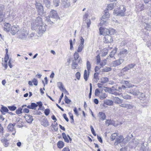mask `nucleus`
<instances>
[{
  "instance_id": "f257e3e1",
  "label": "nucleus",
  "mask_w": 151,
  "mask_h": 151,
  "mask_svg": "<svg viewBox=\"0 0 151 151\" xmlns=\"http://www.w3.org/2000/svg\"><path fill=\"white\" fill-rule=\"evenodd\" d=\"M109 16L110 14L108 12V9H106L104 11V15L101 18V21L99 24L101 26L103 25H107L108 23L107 20L109 17Z\"/></svg>"
},
{
  "instance_id": "f03ea898",
  "label": "nucleus",
  "mask_w": 151,
  "mask_h": 151,
  "mask_svg": "<svg viewBox=\"0 0 151 151\" xmlns=\"http://www.w3.org/2000/svg\"><path fill=\"white\" fill-rule=\"evenodd\" d=\"M43 24L44 23L42 22V18L38 17L36 19L35 22L32 24V29L33 30H36L37 27Z\"/></svg>"
},
{
  "instance_id": "7ed1b4c3",
  "label": "nucleus",
  "mask_w": 151,
  "mask_h": 151,
  "mask_svg": "<svg viewBox=\"0 0 151 151\" xmlns=\"http://www.w3.org/2000/svg\"><path fill=\"white\" fill-rule=\"evenodd\" d=\"M28 31L25 29L20 30L18 32V37L22 40H25L28 35Z\"/></svg>"
},
{
  "instance_id": "20e7f679",
  "label": "nucleus",
  "mask_w": 151,
  "mask_h": 151,
  "mask_svg": "<svg viewBox=\"0 0 151 151\" xmlns=\"http://www.w3.org/2000/svg\"><path fill=\"white\" fill-rule=\"evenodd\" d=\"M47 25L45 23L37 27V29L38 34L40 35H42L46 30V27Z\"/></svg>"
},
{
  "instance_id": "39448f33",
  "label": "nucleus",
  "mask_w": 151,
  "mask_h": 151,
  "mask_svg": "<svg viewBox=\"0 0 151 151\" xmlns=\"http://www.w3.org/2000/svg\"><path fill=\"white\" fill-rule=\"evenodd\" d=\"M123 7V10H121L120 11H118L117 10H116L115 9L114 10V12H113L114 14L116 15H119L121 16H124L125 15V8Z\"/></svg>"
},
{
  "instance_id": "423d86ee",
  "label": "nucleus",
  "mask_w": 151,
  "mask_h": 151,
  "mask_svg": "<svg viewBox=\"0 0 151 151\" xmlns=\"http://www.w3.org/2000/svg\"><path fill=\"white\" fill-rule=\"evenodd\" d=\"M99 32L101 35H103L105 36L109 35V29L106 28H103L102 27H100Z\"/></svg>"
},
{
  "instance_id": "0eeeda50",
  "label": "nucleus",
  "mask_w": 151,
  "mask_h": 151,
  "mask_svg": "<svg viewBox=\"0 0 151 151\" xmlns=\"http://www.w3.org/2000/svg\"><path fill=\"white\" fill-rule=\"evenodd\" d=\"M136 65L134 63H131L126 66L123 68L121 70V73H124V72L128 71L131 68H134Z\"/></svg>"
},
{
  "instance_id": "6e6552de",
  "label": "nucleus",
  "mask_w": 151,
  "mask_h": 151,
  "mask_svg": "<svg viewBox=\"0 0 151 151\" xmlns=\"http://www.w3.org/2000/svg\"><path fill=\"white\" fill-rule=\"evenodd\" d=\"M124 61L123 59H119L113 61L111 63V65L112 66L116 67L121 65Z\"/></svg>"
},
{
  "instance_id": "1a4fd4ad",
  "label": "nucleus",
  "mask_w": 151,
  "mask_h": 151,
  "mask_svg": "<svg viewBox=\"0 0 151 151\" xmlns=\"http://www.w3.org/2000/svg\"><path fill=\"white\" fill-rule=\"evenodd\" d=\"M147 146L146 143L145 144V143L144 142L142 143L140 145L138 146L137 149L139 151H146L147 150Z\"/></svg>"
},
{
  "instance_id": "9d476101",
  "label": "nucleus",
  "mask_w": 151,
  "mask_h": 151,
  "mask_svg": "<svg viewBox=\"0 0 151 151\" xmlns=\"http://www.w3.org/2000/svg\"><path fill=\"white\" fill-rule=\"evenodd\" d=\"M11 33L13 35H15L17 32L19 31L18 26L17 25H14L11 28Z\"/></svg>"
},
{
  "instance_id": "9b49d317",
  "label": "nucleus",
  "mask_w": 151,
  "mask_h": 151,
  "mask_svg": "<svg viewBox=\"0 0 151 151\" xmlns=\"http://www.w3.org/2000/svg\"><path fill=\"white\" fill-rule=\"evenodd\" d=\"M129 93L135 96H137L140 95V92L138 89L136 88L130 90Z\"/></svg>"
},
{
  "instance_id": "f8f14e48",
  "label": "nucleus",
  "mask_w": 151,
  "mask_h": 151,
  "mask_svg": "<svg viewBox=\"0 0 151 151\" xmlns=\"http://www.w3.org/2000/svg\"><path fill=\"white\" fill-rule=\"evenodd\" d=\"M24 117L26 122L29 123H31L33 120L32 116L30 115L26 114Z\"/></svg>"
},
{
  "instance_id": "ddd939ff",
  "label": "nucleus",
  "mask_w": 151,
  "mask_h": 151,
  "mask_svg": "<svg viewBox=\"0 0 151 151\" xmlns=\"http://www.w3.org/2000/svg\"><path fill=\"white\" fill-rule=\"evenodd\" d=\"M36 9H37L39 13H42L43 11V7L40 3H36L35 4Z\"/></svg>"
},
{
  "instance_id": "4468645a",
  "label": "nucleus",
  "mask_w": 151,
  "mask_h": 151,
  "mask_svg": "<svg viewBox=\"0 0 151 151\" xmlns=\"http://www.w3.org/2000/svg\"><path fill=\"white\" fill-rule=\"evenodd\" d=\"M50 17L55 19H57L58 17L56 11L53 10H51L50 11Z\"/></svg>"
},
{
  "instance_id": "2eb2a0df",
  "label": "nucleus",
  "mask_w": 151,
  "mask_h": 151,
  "mask_svg": "<svg viewBox=\"0 0 151 151\" xmlns=\"http://www.w3.org/2000/svg\"><path fill=\"white\" fill-rule=\"evenodd\" d=\"M149 19L148 17L146 16H143L140 17L139 19V21L142 23V24L147 23Z\"/></svg>"
},
{
  "instance_id": "dca6fc26",
  "label": "nucleus",
  "mask_w": 151,
  "mask_h": 151,
  "mask_svg": "<svg viewBox=\"0 0 151 151\" xmlns=\"http://www.w3.org/2000/svg\"><path fill=\"white\" fill-rule=\"evenodd\" d=\"M16 124L15 123L13 124L11 123H9L7 127V128L9 131L12 132L14 130H15V129L14 128V127L16 125Z\"/></svg>"
},
{
  "instance_id": "f3484780",
  "label": "nucleus",
  "mask_w": 151,
  "mask_h": 151,
  "mask_svg": "<svg viewBox=\"0 0 151 151\" xmlns=\"http://www.w3.org/2000/svg\"><path fill=\"white\" fill-rule=\"evenodd\" d=\"M124 139L123 136H121L117 137L116 140L115 144L117 145L118 144L124 142Z\"/></svg>"
},
{
  "instance_id": "a211bd4d",
  "label": "nucleus",
  "mask_w": 151,
  "mask_h": 151,
  "mask_svg": "<svg viewBox=\"0 0 151 151\" xmlns=\"http://www.w3.org/2000/svg\"><path fill=\"white\" fill-rule=\"evenodd\" d=\"M41 124L45 127H47L49 125L47 119L45 118L43 119L41 121Z\"/></svg>"
},
{
  "instance_id": "6ab92c4d",
  "label": "nucleus",
  "mask_w": 151,
  "mask_h": 151,
  "mask_svg": "<svg viewBox=\"0 0 151 151\" xmlns=\"http://www.w3.org/2000/svg\"><path fill=\"white\" fill-rule=\"evenodd\" d=\"M105 42L106 43H111L113 41V39L111 36L108 35L104 37Z\"/></svg>"
},
{
  "instance_id": "aec40b11",
  "label": "nucleus",
  "mask_w": 151,
  "mask_h": 151,
  "mask_svg": "<svg viewBox=\"0 0 151 151\" xmlns=\"http://www.w3.org/2000/svg\"><path fill=\"white\" fill-rule=\"evenodd\" d=\"M128 52L127 50L125 49H122L119 53V54L122 57H124L128 53Z\"/></svg>"
},
{
  "instance_id": "412c9836",
  "label": "nucleus",
  "mask_w": 151,
  "mask_h": 151,
  "mask_svg": "<svg viewBox=\"0 0 151 151\" xmlns=\"http://www.w3.org/2000/svg\"><path fill=\"white\" fill-rule=\"evenodd\" d=\"M115 103L117 104H121L122 103V100L118 97H115L113 99Z\"/></svg>"
},
{
  "instance_id": "4be33fe9",
  "label": "nucleus",
  "mask_w": 151,
  "mask_h": 151,
  "mask_svg": "<svg viewBox=\"0 0 151 151\" xmlns=\"http://www.w3.org/2000/svg\"><path fill=\"white\" fill-rule=\"evenodd\" d=\"M99 116L100 118L102 120L105 119L106 118V116L104 113L102 112H100L99 113Z\"/></svg>"
},
{
  "instance_id": "5701e85b",
  "label": "nucleus",
  "mask_w": 151,
  "mask_h": 151,
  "mask_svg": "<svg viewBox=\"0 0 151 151\" xmlns=\"http://www.w3.org/2000/svg\"><path fill=\"white\" fill-rule=\"evenodd\" d=\"M58 86L61 91H66V90L63 87V83L61 82L58 83Z\"/></svg>"
},
{
  "instance_id": "b1692460",
  "label": "nucleus",
  "mask_w": 151,
  "mask_h": 151,
  "mask_svg": "<svg viewBox=\"0 0 151 151\" xmlns=\"http://www.w3.org/2000/svg\"><path fill=\"white\" fill-rule=\"evenodd\" d=\"M104 104L109 106L112 105L113 104V102L111 100H106L104 101Z\"/></svg>"
},
{
  "instance_id": "393cba45",
  "label": "nucleus",
  "mask_w": 151,
  "mask_h": 151,
  "mask_svg": "<svg viewBox=\"0 0 151 151\" xmlns=\"http://www.w3.org/2000/svg\"><path fill=\"white\" fill-rule=\"evenodd\" d=\"M116 4H117V3H111L109 4L107 6V9H109L110 10H112L114 7H115Z\"/></svg>"
},
{
  "instance_id": "a878e982",
  "label": "nucleus",
  "mask_w": 151,
  "mask_h": 151,
  "mask_svg": "<svg viewBox=\"0 0 151 151\" xmlns=\"http://www.w3.org/2000/svg\"><path fill=\"white\" fill-rule=\"evenodd\" d=\"M10 26L11 25L9 23H6L5 24L4 30L7 32L10 31L11 30V28L10 27Z\"/></svg>"
},
{
  "instance_id": "bb28decb",
  "label": "nucleus",
  "mask_w": 151,
  "mask_h": 151,
  "mask_svg": "<svg viewBox=\"0 0 151 151\" xmlns=\"http://www.w3.org/2000/svg\"><path fill=\"white\" fill-rule=\"evenodd\" d=\"M144 29L147 30H150L151 29V26L150 24L147 23L143 24Z\"/></svg>"
},
{
  "instance_id": "cd10ccee",
  "label": "nucleus",
  "mask_w": 151,
  "mask_h": 151,
  "mask_svg": "<svg viewBox=\"0 0 151 151\" xmlns=\"http://www.w3.org/2000/svg\"><path fill=\"white\" fill-rule=\"evenodd\" d=\"M112 88H114L115 90L116 91L117 90L116 88H115V86H113L112 87ZM109 93L112 94H114L116 96L119 95V93L114 91V89H112L111 91V92H110Z\"/></svg>"
},
{
  "instance_id": "c85d7f7f",
  "label": "nucleus",
  "mask_w": 151,
  "mask_h": 151,
  "mask_svg": "<svg viewBox=\"0 0 151 151\" xmlns=\"http://www.w3.org/2000/svg\"><path fill=\"white\" fill-rule=\"evenodd\" d=\"M89 71L88 72V73H87V71L86 70H85L84 73L83 77L84 78L85 80L86 81L88 80V78L89 76Z\"/></svg>"
},
{
  "instance_id": "c756f323",
  "label": "nucleus",
  "mask_w": 151,
  "mask_h": 151,
  "mask_svg": "<svg viewBox=\"0 0 151 151\" xmlns=\"http://www.w3.org/2000/svg\"><path fill=\"white\" fill-rule=\"evenodd\" d=\"M107 95L105 93H103L102 92L99 95V97L101 100H103L105 99L107 97Z\"/></svg>"
},
{
  "instance_id": "7c9ffc66",
  "label": "nucleus",
  "mask_w": 151,
  "mask_h": 151,
  "mask_svg": "<svg viewBox=\"0 0 151 151\" xmlns=\"http://www.w3.org/2000/svg\"><path fill=\"white\" fill-rule=\"evenodd\" d=\"M122 96L124 99H131L132 98L131 96L126 93H124L123 94Z\"/></svg>"
},
{
  "instance_id": "2f4dec72",
  "label": "nucleus",
  "mask_w": 151,
  "mask_h": 151,
  "mask_svg": "<svg viewBox=\"0 0 151 151\" xmlns=\"http://www.w3.org/2000/svg\"><path fill=\"white\" fill-rule=\"evenodd\" d=\"M102 91H103L101 90L100 89L97 88L95 90V95L96 96L99 97V95L102 93Z\"/></svg>"
},
{
  "instance_id": "473e14b6",
  "label": "nucleus",
  "mask_w": 151,
  "mask_h": 151,
  "mask_svg": "<svg viewBox=\"0 0 151 151\" xmlns=\"http://www.w3.org/2000/svg\"><path fill=\"white\" fill-rule=\"evenodd\" d=\"M1 141L2 142L4 145V146L5 147H7L8 145V143L7 140L5 138H3L2 139Z\"/></svg>"
},
{
  "instance_id": "72a5a7b5",
  "label": "nucleus",
  "mask_w": 151,
  "mask_h": 151,
  "mask_svg": "<svg viewBox=\"0 0 151 151\" xmlns=\"http://www.w3.org/2000/svg\"><path fill=\"white\" fill-rule=\"evenodd\" d=\"M43 2L45 5L48 8L50 7V0H43Z\"/></svg>"
},
{
  "instance_id": "f704fd0d",
  "label": "nucleus",
  "mask_w": 151,
  "mask_h": 151,
  "mask_svg": "<svg viewBox=\"0 0 151 151\" xmlns=\"http://www.w3.org/2000/svg\"><path fill=\"white\" fill-rule=\"evenodd\" d=\"M108 78L106 77H103L101 79V83H104L108 82Z\"/></svg>"
},
{
  "instance_id": "c9c22d12",
  "label": "nucleus",
  "mask_w": 151,
  "mask_h": 151,
  "mask_svg": "<svg viewBox=\"0 0 151 151\" xmlns=\"http://www.w3.org/2000/svg\"><path fill=\"white\" fill-rule=\"evenodd\" d=\"M117 50V48H115L109 54V56L110 57L112 58L114 57V54L116 53Z\"/></svg>"
},
{
  "instance_id": "e433bc0d",
  "label": "nucleus",
  "mask_w": 151,
  "mask_h": 151,
  "mask_svg": "<svg viewBox=\"0 0 151 151\" xmlns=\"http://www.w3.org/2000/svg\"><path fill=\"white\" fill-rule=\"evenodd\" d=\"M62 135L65 141L67 142H69V140L68 139V136L66 135L65 133H62Z\"/></svg>"
},
{
  "instance_id": "4c0bfd02",
  "label": "nucleus",
  "mask_w": 151,
  "mask_h": 151,
  "mask_svg": "<svg viewBox=\"0 0 151 151\" xmlns=\"http://www.w3.org/2000/svg\"><path fill=\"white\" fill-rule=\"evenodd\" d=\"M139 142V140L137 139H133L131 143H133L132 145L137 146Z\"/></svg>"
},
{
  "instance_id": "58836bf2",
  "label": "nucleus",
  "mask_w": 151,
  "mask_h": 151,
  "mask_svg": "<svg viewBox=\"0 0 151 151\" xmlns=\"http://www.w3.org/2000/svg\"><path fill=\"white\" fill-rule=\"evenodd\" d=\"M57 145L58 148H62L64 146L63 142L62 141H59L58 142Z\"/></svg>"
},
{
  "instance_id": "ea45409f",
  "label": "nucleus",
  "mask_w": 151,
  "mask_h": 151,
  "mask_svg": "<svg viewBox=\"0 0 151 151\" xmlns=\"http://www.w3.org/2000/svg\"><path fill=\"white\" fill-rule=\"evenodd\" d=\"M91 67V65L88 61H87L86 62V68L88 72H89L90 70Z\"/></svg>"
},
{
  "instance_id": "a19ab883",
  "label": "nucleus",
  "mask_w": 151,
  "mask_h": 151,
  "mask_svg": "<svg viewBox=\"0 0 151 151\" xmlns=\"http://www.w3.org/2000/svg\"><path fill=\"white\" fill-rule=\"evenodd\" d=\"M22 108H19L17 109L16 111V113L17 114H22L23 112Z\"/></svg>"
},
{
  "instance_id": "79ce46f5",
  "label": "nucleus",
  "mask_w": 151,
  "mask_h": 151,
  "mask_svg": "<svg viewBox=\"0 0 151 151\" xmlns=\"http://www.w3.org/2000/svg\"><path fill=\"white\" fill-rule=\"evenodd\" d=\"M78 64L76 63V62L73 60L72 61V68L73 69H75L77 67Z\"/></svg>"
},
{
  "instance_id": "37998d69",
  "label": "nucleus",
  "mask_w": 151,
  "mask_h": 151,
  "mask_svg": "<svg viewBox=\"0 0 151 151\" xmlns=\"http://www.w3.org/2000/svg\"><path fill=\"white\" fill-rule=\"evenodd\" d=\"M0 110L4 112H8L9 111L8 109L6 107L2 106Z\"/></svg>"
},
{
  "instance_id": "c03bdc74",
  "label": "nucleus",
  "mask_w": 151,
  "mask_h": 151,
  "mask_svg": "<svg viewBox=\"0 0 151 151\" xmlns=\"http://www.w3.org/2000/svg\"><path fill=\"white\" fill-rule=\"evenodd\" d=\"M98 87L100 89V90L101 91H103V88L104 87L103 85V83H98L97 84Z\"/></svg>"
},
{
  "instance_id": "a18cd8bd",
  "label": "nucleus",
  "mask_w": 151,
  "mask_h": 151,
  "mask_svg": "<svg viewBox=\"0 0 151 151\" xmlns=\"http://www.w3.org/2000/svg\"><path fill=\"white\" fill-rule=\"evenodd\" d=\"M78 52H76L74 54V57L75 60H77L79 58V55Z\"/></svg>"
},
{
  "instance_id": "49530a36",
  "label": "nucleus",
  "mask_w": 151,
  "mask_h": 151,
  "mask_svg": "<svg viewBox=\"0 0 151 151\" xmlns=\"http://www.w3.org/2000/svg\"><path fill=\"white\" fill-rule=\"evenodd\" d=\"M85 22L86 23L87 28H89L91 24V22L89 19H87L85 21Z\"/></svg>"
},
{
  "instance_id": "de8ad7c7",
  "label": "nucleus",
  "mask_w": 151,
  "mask_h": 151,
  "mask_svg": "<svg viewBox=\"0 0 151 151\" xmlns=\"http://www.w3.org/2000/svg\"><path fill=\"white\" fill-rule=\"evenodd\" d=\"M54 5L55 6H58L60 4V0H53Z\"/></svg>"
},
{
  "instance_id": "09e8293b",
  "label": "nucleus",
  "mask_w": 151,
  "mask_h": 151,
  "mask_svg": "<svg viewBox=\"0 0 151 151\" xmlns=\"http://www.w3.org/2000/svg\"><path fill=\"white\" fill-rule=\"evenodd\" d=\"M65 103L67 104H70L71 102V100L69 99L68 97L66 95L65 96Z\"/></svg>"
},
{
  "instance_id": "8fccbe9b",
  "label": "nucleus",
  "mask_w": 151,
  "mask_h": 151,
  "mask_svg": "<svg viewBox=\"0 0 151 151\" xmlns=\"http://www.w3.org/2000/svg\"><path fill=\"white\" fill-rule=\"evenodd\" d=\"M109 34L113 35L115 32V30L114 29L112 28H109Z\"/></svg>"
},
{
  "instance_id": "3c124183",
  "label": "nucleus",
  "mask_w": 151,
  "mask_h": 151,
  "mask_svg": "<svg viewBox=\"0 0 151 151\" xmlns=\"http://www.w3.org/2000/svg\"><path fill=\"white\" fill-rule=\"evenodd\" d=\"M8 109L11 111H14L17 109V107L14 106H8Z\"/></svg>"
},
{
  "instance_id": "603ef678",
  "label": "nucleus",
  "mask_w": 151,
  "mask_h": 151,
  "mask_svg": "<svg viewBox=\"0 0 151 151\" xmlns=\"http://www.w3.org/2000/svg\"><path fill=\"white\" fill-rule=\"evenodd\" d=\"M83 47H84L83 46L79 45L78 47L77 52H81L82 51V50Z\"/></svg>"
},
{
  "instance_id": "864d4df0",
  "label": "nucleus",
  "mask_w": 151,
  "mask_h": 151,
  "mask_svg": "<svg viewBox=\"0 0 151 151\" xmlns=\"http://www.w3.org/2000/svg\"><path fill=\"white\" fill-rule=\"evenodd\" d=\"M104 90L105 92H108L109 93L111 91L112 88L104 86Z\"/></svg>"
},
{
  "instance_id": "5fc2aeb1",
  "label": "nucleus",
  "mask_w": 151,
  "mask_h": 151,
  "mask_svg": "<svg viewBox=\"0 0 151 151\" xmlns=\"http://www.w3.org/2000/svg\"><path fill=\"white\" fill-rule=\"evenodd\" d=\"M4 17V14L3 13H0V22L3 21Z\"/></svg>"
},
{
  "instance_id": "6e6d98bb",
  "label": "nucleus",
  "mask_w": 151,
  "mask_h": 151,
  "mask_svg": "<svg viewBox=\"0 0 151 151\" xmlns=\"http://www.w3.org/2000/svg\"><path fill=\"white\" fill-rule=\"evenodd\" d=\"M69 42L70 43V50H73L74 48L73 47V41L71 39H70Z\"/></svg>"
},
{
  "instance_id": "4d7b16f0",
  "label": "nucleus",
  "mask_w": 151,
  "mask_h": 151,
  "mask_svg": "<svg viewBox=\"0 0 151 151\" xmlns=\"http://www.w3.org/2000/svg\"><path fill=\"white\" fill-rule=\"evenodd\" d=\"M117 136V134L116 133H114L111 136V138L112 141L116 138V137Z\"/></svg>"
},
{
  "instance_id": "13d9d810",
  "label": "nucleus",
  "mask_w": 151,
  "mask_h": 151,
  "mask_svg": "<svg viewBox=\"0 0 151 151\" xmlns=\"http://www.w3.org/2000/svg\"><path fill=\"white\" fill-rule=\"evenodd\" d=\"M137 96L139 97V99L141 100L143 98L145 97V95L142 92H140V95Z\"/></svg>"
},
{
  "instance_id": "bf43d9fd",
  "label": "nucleus",
  "mask_w": 151,
  "mask_h": 151,
  "mask_svg": "<svg viewBox=\"0 0 151 151\" xmlns=\"http://www.w3.org/2000/svg\"><path fill=\"white\" fill-rule=\"evenodd\" d=\"M139 8V11H142L144 9V5L143 4H139L138 6Z\"/></svg>"
},
{
  "instance_id": "052dcab7",
  "label": "nucleus",
  "mask_w": 151,
  "mask_h": 151,
  "mask_svg": "<svg viewBox=\"0 0 151 151\" xmlns=\"http://www.w3.org/2000/svg\"><path fill=\"white\" fill-rule=\"evenodd\" d=\"M31 105L32 107L33 108H32V109L35 110L36 109V108L38 106V105L37 104L33 103L31 104Z\"/></svg>"
},
{
  "instance_id": "680f3d73",
  "label": "nucleus",
  "mask_w": 151,
  "mask_h": 151,
  "mask_svg": "<svg viewBox=\"0 0 151 151\" xmlns=\"http://www.w3.org/2000/svg\"><path fill=\"white\" fill-rule=\"evenodd\" d=\"M112 121H111V119L110 120H106V124H108V126H109L110 124H112Z\"/></svg>"
},
{
  "instance_id": "e2e57ef3",
  "label": "nucleus",
  "mask_w": 151,
  "mask_h": 151,
  "mask_svg": "<svg viewBox=\"0 0 151 151\" xmlns=\"http://www.w3.org/2000/svg\"><path fill=\"white\" fill-rule=\"evenodd\" d=\"M4 9V5L0 4V13H3V11Z\"/></svg>"
},
{
  "instance_id": "0e129e2a",
  "label": "nucleus",
  "mask_w": 151,
  "mask_h": 151,
  "mask_svg": "<svg viewBox=\"0 0 151 151\" xmlns=\"http://www.w3.org/2000/svg\"><path fill=\"white\" fill-rule=\"evenodd\" d=\"M106 63V60L105 59L102 61L100 63V65L101 66H104L105 65Z\"/></svg>"
},
{
  "instance_id": "69168bd1",
  "label": "nucleus",
  "mask_w": 151,
  "mask_h": 151,
  "mask_svg": "<svg viewBox=\"0 0 151 151\" xmlns=\"http://www.w3.org/2000/svg\"><path fill=\"white\" fill-rule=\"evenodd\" d=\"M50 112V110L49 109H46L44 111V113L46 116L48 115Z\"/></svg>"
},
{
  "instance_id": "338daca9",
  "label": "nucleus",
  "mask_w": 151,
  "mask_h": 151,
  "mask_svg": "<svg viewBox=\"0 0 151 151\" xmlns=\"http://www.w3.org/2000/svg\"><path fill=\"white\" fill-rule=\"evenodd\" d=\"M97 64H99L100 63V56L99 55H98L96 57Z\"/></svg>"
},
{
  "instance_id": "774afa93",
  "label": "nucleus",
  "mask_w": 151,
  "mask_h": 151,
  "mask_svg": "<svg viewBox=\"0 0 151 151\" xmlns=\"http://www.w3.org/2000/svg\"><path fill=\"white\" fill-rule=\"evenodd\" d=\"M111 70V68L110 67H106L103 69V71L104 72H108L110 71Z\"/></svg>"
}]
</instances>
